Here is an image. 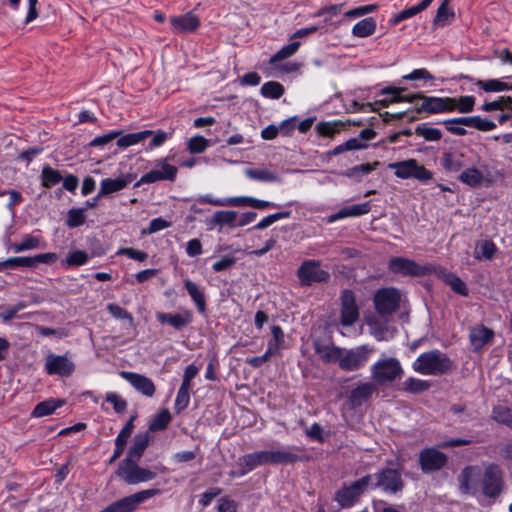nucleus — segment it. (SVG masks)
I'll return each instance as SVG.
<instances>
[{"mask_svg":"<svg viewBox=\"0 0 512 512\" xmlns=\"http://www.w3.org/2000/svg\"><path fill=\"white\" fill-rule=\"evenodd\" d=\"M389 268L394 273L403 275L424 276L435 273L451 286L456 293L466 296L468 294L465 283L456 275L432 265H418L410 258H392Z\"/></svg>","mask_w":512,"mask_h":512,"instance_id":"nucleus-1","label":"nucleus"},{"mask_svg":"<svg viewBox=\"0 0 512 512\" xmlns=\"http://www.w3.org/2000/svg\"><path fill=\"white\" fill-rule=\"evenodd\" d=\"M299 460V456L292 449H276L257 451L242 456L239 459L243 467V474L265 464H291Z\"/></svg>","mask_w":512,"mask_h":512,"instance_id":"nucleus-2","label":"nucleus"},{"mask_svg":"<svg viewBox=\"0 0 512 512\" xmlns=\"http://www.w3.org/2000/svg\"><path fill=\"white\" fill-rule=\"evenodd\" d=\"M412 368L422 375H439L452 368V361L438 350L420 354L413 362Z\"/></svg>","mask_w":512,"mask_h":512,"instance_id":"nucleus-3","label":"nucleus"},{"mask_svg":"<svg viewBox=\"0 0 512 512\" xmlns=\"http://www.w3.org/2000/svg\"><path fill=\"white\" fill-rule=\"evenodd\" d=\"M371 379L375 384L392 383L404 374L400 361L395 357H381L370 368Z\"/></svg>","mask_w":512,"mask_h":512,"instance_id":"nucleus-4","label":"nucleus"},{"mask_svg":"<svg viewBox=\"0 0 512 512\" xmlns=\"http://www.w3.org/2000/svg\"><path fill=\"white\" fill-rule=\"evenodd\" d=\"M387 167L394 170L395 176L400 179H415L425 183L433 178V173L430 170L412 158L389 163Z\"/></svg>","mask_w":512,"mask_h":512,"instance_id":"nucleus-5","label":"nucleus"},{"mask_svg":"<svg viewBox=\"0 0 512 512\" xmlns=\"http://www.w3.org/2000/svg\"><path fill=\"white\" fill-rule=\"evenodd\" d=\"M504 489L502 470L496 465H488L481 469L480 493L487 498L498 497Z\"/></svg>","mask_w":512,"mask_h":512,"instance_id":"nucleus-6","label":"nucleus"},{"mask_svg":"<svg viewBox=\"0 0 512 512\" xmlns=\"http://www.w3.org/2000/svg\"><path fill=\"white\" fill-rule=\"evenodd\" d=\"M416 100H419V103H416L417 109L420 112H425L427 114H441V113H451L452 112V104L453 100L451 97H436V96H426L424 94H412L409 98H407V102L415 103Z\"/></svg>","mask_w":512,"mask_h":512,"instance_id":"nucleus-7","label":"nucleus"},{"mask_svg":"<svg viewBox=\"0 0 512 512\" xmlns=\"http://www.w3.org/2000/svg\"><path fill=\"white\" fill-rule=\"evenodd\" d=\"M373 351V348L368 345L342 349L339 367L348 372L357 371L366 365Z\"/></svg>","mask_w":512,"mask_h":512,"instance_id":"nucleus-8","label":"nucleus"},{"mask_svg":"<svg viewBox=\"0 0 512 512\" xmlns=\"http://www.w3.org/2000/svg\"><path fill=\"white\" fill-rule=\"evenodd\" d=\"M371 482V475H366L354 481L349 486H345L337 492L336 501L342 508L353 506L359 500L360 496L371 486Z\"/></svg>","mask_w":512,"mask_h":512,"instance_id":"nucleus-9","label":"nucleus"},{"mask_svg":"<svg viewBox=\"0 0 512 512\" xmlns=\"http://www.w3.org/2000/svg\"><path fill=\"white\" fill-rule=\"evenodd\" d=\"M136 460L125 459L117 469V475L128 484L147 482L156 477V473L136 464Z\"/></svg>","mask_w":512,"mask_h":512,"instance_id":"nucleus-10","label":"nucleus"},{"mask_svg":"<svg viewBox=\"0 0 512 512\" xmlns=\"http://www.w3.org/2000/svg\"><path fill=\"white\" fill-rule=\"evenodd\" d=\"M401 302V294L395 288H383L374 296V305L378 314L390 315L397 310Z\"/></svg>","mask_w":512,"mask_h":512,"instance_id":"nucleus-11","label":"nucleus"},{"mask_svg":"<svg viewBox=\"0 0 512 512\" xmlns=\"http://www.w3.org/2000/svg\"><path fill=\"white\" fill-rule=\"evenodd\" d=\"M459 491L463 495L477 497L480 494L481 468L467 466L458 475Z\"/></svg>","mask_w":512,"mask_h":512,"instance_id":"nucleus-12","label":"nucleus"},{"mask_svg":"<svg viewBox=\"0 0 512 512\" xmlns=\"http://www.w3.org/2000/svg\"><path fill=\"white\" fill-rule=\"evenodd\" d=\"M177 172V167L169 164L167 158L159 159L155 162L154 169L142 175L136 186L164 180L174 181Z\"/></svg>","mask_w":512,"mask_h":512,"instance_id":"nucleus-13","label":"nucleus"},{"mask_svg":"<svg viewBox=\"0 0 512 512\" xmlns=\"http://www.w3.org/2000/svg\"><path fill=\"white\" fill-rule=\"evenodd\" d=\"M387 315H374L366 319L370 334L377 341H388L394 337L396 329L389 325Z\"/></svg>","mask_w":512,"mask_h":512,"instance_id":"nucleus-14","label":"nucleus"},{"mask_svg":"<svg viewBox=\"0 0 512 512\" xmlns=\"http://www.w3.org/2000/svg\"><path fill=\"white\" fill-rule=\"evenodd\" d=\"M458 179L463 184L472 188L480 187L483 185H490L493 183V180L488 171H485L476 166L469 167L468 165L461 171Z\"/></svg>","mask_w":512,"mask_h":512,"instance_id":"nucleus-15","label":"nucleus"},{"mask_svg":"<svg viewBox=\"0 0 512 512\" xmlns=\"http://www.w3.org/2000/svg\"><path fill=\"white\" fill-rule=\"evenodd\" d=\"M298 276L302 284L311 285L315 282L325 281L329 274L320 267V263L315 260H308L298 269Z\"/></svg>","mask_w":512,"mask_h":512,"instance_id":"nucleus-16","label":"nucleus"},{"mask_svg":"<svg viewBox=\"0 0 512 512\" xmlns=\"http://www.w3.org/2000/svg\"><path fill=\"white\" fill-rule=\"evenodd\" d=\"M446 462L447 456L435 448H425L419 455V463L424 473L438 471Z\"/></svg>","mask_w":512,"mask_h":512,"instance_id":"nucleus-17","label":"nucleus"},{"mask_svg":"<svg viewBox=\"0 0 512 512\" xmlns=\"http://www.w3.org/2000/svg\"><path fill=\"white\" fill-rule=\"evenodd\" d=\"M376 482L372 488H382L386 492L396 493L403 487L400 473L395 469H385L375 475Z\"/></svg>","mask_w":512,"mask_h":512,"instance_id":"nucleus-18","label":"nucleus"},{"mask_svg":"<svg viewBox=\"0 0 512 512\" xmlns=\"http://www.w3.org/2000/svg\"><path fill=\"white\" fill-rule=\"evenodd\" d=\"M45 368L48 374L69 376L74 371V363L67 356L49 354L46 357Z\"/></svg>","mask_w":512,"mask_h":512,"instance_id":"nucleus-19","label":"nucleus"},{"mask_svg":"<svg viewBox=\"0 0 512 512\" xmlns=\"http://www.w3.org/2000/svg\"><path fill=\"white\" fill-rule=\"evenodd\" d=\"M341 307V324L343 326L353 325L359 318V310L356 304L353 292L346 290L343 292Z\"/></svg>","mask_w":512,"mask_h":512,"instance_id":"nucleus-20","label":"nucleus"},{"mask_svg":"<svg viewBox=\"0 0 512 512\" xmlns=\"http://www.w3.org/2000/svg\"><path fill=\"white\" fill-rule=\"evenodd\" d=\"M170 26L173 33L187 34L195 32L200 26L199 18L192 12L170 18Z\"/></svg>","mask_w":512,"mask_h":512,"instance_id":"nucleus-21","label":"nucleus"},{"mask_svg":"<svg viewBox=\"0 0 512 512\" xmlns=\"http://www.w3.org/2000/svg\"><path fill=\"white\" fill-rule=\"evenodd\" d=\"M120 376L128 383H130L141 394L147 397H152L154 395L156 387L150 378L138 373L128 371H122Z\"/></svg>","mask_w":512,"mask_h":512,"instance_id":"nucleus-22","label":"nucleus"},{"mask_svg":"<svg viewBox=\"0 0 512 512\" xmlns=\"http://www.w3.org/2000/svg\"><path fill=\"white\" fill-rule=\"evenodd\" d=\"M440 164L446 172L457 173L468 165L464 153L459 150H450L444 152L440 158Z\"/></svg>","mask_w":512,"mask_h":512,"instance_id":"nucleus-23","label":"nucleus"},{"mask_svg":"<svg viewBox=\"0 0 512 512\" xmlns=\"http://www.w3.org/2000/svg\"><path fill=\"white\" fill-rule=\"evenodd\" d=\"M157 321L162 325H169L175 330H181L192 322V313L184 310L181 313L157 312Z\"/></svg>","mask_w":512,"mask_h":512,"instance_id":"nucleus-24","label":"nucleus"},{"mask_svg":"<svg viewBox=\"0 0 512 512\" xmlns=\"http://www.w3.org/2000/svg\"><path fill=\"white\" fill-rule=\"evenodd\" d=\"M494 332L484 325H477L470 330L469 341L474 351H480L486 344L492 342Z\"/></svg>","mask_w":512,"mask_h":512,"instance_id":"nucleus-25","label":"nucleus"},{"mask_svg":"<svg viewBox=\"0 0 512 512\" xmlns=\"http://www.w3.org/2000/svg\"><path fill=\"white\" fill-rule=\"evenodd\" d=\"M371 210L370 202H364L361 204H355L351 206L344 207L340 209L338 212L331 214L328 217V222L333 223L340 219L349 218V217H358L365 214H368Z\"/></svg>","mask_w":512,"mask_h":512,"instance_id":"nucleus-26","label":"nucleus"},{"mask_svg":"<svg viewBox=\"0 0 512 512\" xmlns=\"http://www.w3.org/2000/svg\"><path fill=\"white\" fill-rule=\"evenodd\" d=\"M314 350L321 361L324 363H338L340 361L342 348L336 347L333 344L322 343L321 341L314 342Z\"/></svg>","mask_w":512,"mask_h":512,"instance_id":"nucleus-27","label":"nucleus"},{"mask_svg":"<svg viewBox=\"0 0 512 512\" xmlns=\"http://www.w3.org/2000/svg\"><path fill=\"white\" fill-rule=\"evenodd\" d=\"M131 181L130 177H119V178H105L100 183V190L96 197V199L108 195L114 192H118L122 189H124Z\"/></svg>","mask_w":512,"mask_h":512,"instance_id":"nucleus-28","label":"nucleus"},{"mask_svg":"<svg viewBox=\"0 0 512 512\" xmlns=\"http://www.w3.org/2000/svg\"><path fill=\"white\" fill-rule=\"evenodd\" d=\"M53 258H7L0 262V270L17 267H33L38 262L50 263Z\"/></svg>","mask_w":512,"mask_h":512,"instance_id":"nucleus-29","label":"nucleus"},{"mask_svg":"<svg viewBox=\"0 0 512 512\" xmlns=\"http://www.w3.org/2000/svg\"><path fill=\"white\" fill-rule=\"evenodd\" d=\"M375 387L372 383H362L351 391L350 402L353 406H360L367 401L374 393Z\"/></svg>","mask_w":512,"mask_h":512,"instance_id":"nucleus-30","label":"nucleus"},{"mask_svg":"<svg viewBox=\"0 0 512 512\" xmlns=\"http://www.w3.org/2000/svg\"><path fill=\"white\" fill-rule=\"evenodd\" d=\"M459 122L463 127H472L480 131H491L496 128V124L488 119H483L479 116L459 117Z\"/></svg>","mask_w":512,"mask_h":512,"instance_id":"nucleus-31","label":"nucleus"},{"mask_svg":"<svg viewBox=\"0 0 512 512\" xmlns=\"http://www.w3.org/2000/svg\"><path fill=\"white\" fill-rule=\"evenodd\" d=\"M152 130H144L136 133H130L123 136H119L117 140V146L120 148H127L136 144L141 143L152 135Z\"/></svg>","mask_w":512,"mask_h":512,"instance_id":"nucleus-32","label":"nucleus"},{"mask_svg":"<svg viewBox=\"0 0 512 512\" xmlns=\"http://www.w3.org/2000/svg\"><path fill=\"white\" fill-rule=\"evenodd\" d=\"M64 404L63 400L48 399L46 401L38 403L33 412L32 416L36 418L44 417L52 414L57 408Z\"/></svg>","mask_w":512,"mask_h":512,"instance_id":"nucleus-33","label":"nucleus"},{"mask_svg":"<svg viewBox=\"0 0 512 512\" xmlns=\"http://www.w3.org/2000/svg\"><path fill=\"white\" fill-rule=\"evenodd\" d=\"M376 30V21L371 18H365L357 22L352 28V34L359 38H364L372 35Z\"/></svg>","mask_w":512,"mask_h":512,"instance_id":"nucleus-34","label":"nucleus"},{"mask_svg":"<svg viewBox=\"0 0 512 512\" xmlns=\"http://www.w3.org/2000/svg\"><path fill=\"white\" fill-rule=\"evenodd\" d=\"M247 177L260 182H278V175L266 168L247 169L245 171Z\"/></svg>","mask_w":512,"mask_h":512,"instance_id":"nucleus-35","label":"nucleus"},{"mask_svg":"<svg viewBox=\"0 0 512 512\" xmlns=\"http://www.w3.org/2000/svg\"><path fill=\"white\" fill-rule=\"evenodd\" d=\"M402 91H404L403 88H395V87H386V88L382 89L381 94L382 95H387L388 97L384 98V99H381L379 101V104L382 107H388L392 103L402 102V101H406L407 102V98H409L410 95H408V96H401L400 93Z\"/></svg>","mask_w":512,"mask_h":512,"instance_id":"nucleus-36","label":"nucleus"},{"mask_svg":"<svg viewBox=\"0 0 512 512\" xmlns=\"http://www.w3.org/2000/svg\"><path fill=\"white\" fill-rule=\"evenodd\" d=\"M451 100H453L452 112L457 111L459 113L472 112L476 101L475 97L471 95L451 97Z\"/></svg>","mask_w":512,"mask_h":512,"instance_id":"nucleus-37","label":"nucleus"},{"mask_svg":"<svg viewBox=\"0 0 512 512\" xmlns=\"http://www.w3.org/2000/svg\"><path fill=\"white\" fill-rule=\"evenodd\" d=\"M184 284L188 294L196 304L198 311L201 313L204 312L206 305L204 294L199 290V288L195 285L194 282L186 279L184 280Z\"/></svg>","mask_w":512,"mask_h":512,"instance_id":"nucleus-38","label":"nucleus"},{"mask_svg":"<svg viewBox=\"0 0 512 512\" xmlns=\"http://www.w3.org/2000/svg\"><path fill=\"white\" fill-rule=\"evenodd\" d=\"M476 85L485 92H501L512 90V85L499 79L479 80Z\"/></svg>","mask_w":512,"mask_h":512,"instance_id":"nucleus-39","label":"nucleus"},{"mask_svg":"<svg viewBox=\"0 0 512 512\" xmlns=\"http://www.w3.org/2000/svg\"><path fill=\"white\" fill-rule=\"evenodd\" d=\"M449 0H444L437 10L434 23L439 26H445L454 19V11L449 7Z\"/></svg>","mask_w":512,"mask_h":512,"instance_id":"nucleus-40","label":"nucleus"},{"mask_svg":"<svg viewBox=\"0 0 512 512\" xmlns=\"http://www.w3.org/2000/svg\"><path fill=\"white\" fill-rule=\"evenodd\" d=\"M148 441L149 439L147 435L137 436L134 440L132 447L128 452V456L126 459L138 461L142 456L144 450L148 446Z\"/></svg>","mask_w":512,"mask_h":512,"instance_id":"nucleus-41","label":"nucleus"},{"mask_svg":"<svg viewBox=\"0 0 512 512\" xmlns=\"http://www.w3.org/2000/svg\"><path fill=\"white\" fill-rule=\"evenodd\" d=\"M284 87L276 81H269L262 85L261 94L265 98L279 99L284 94Z\"/></svg>","mask_w":512,"mask_h":512,"instance_id":"nucleus-42","label":"nucleus"},{"mask_svg":"<svg viewBox=\"0 0 512 512\" xmlns=\"http://www.w3.org/2000/svg\"><path fill=\"white\" fill-rule=\"evenodd\" d=\"M491 417L496 422L507 425L512 429V409L502 405L496 406Z\"/></svg>","mask_w":512,"mask_h":512,"instance_id":"nucleus-43","label":"nucleus"},{"mask_svg":"<svg viewBox=\"0 0 512 512\" xmlns=\"http://www.w3.org/2000/svg\"><path fill=\"white\" fill-rule=\"evenodd\" d=\"M39 246V239L35 236L26 235L18 243L11 245V251L13 253H21L28 250L35 249Z\"/></svg>","mask_w":512,"mask_h":512,"instance_id":"nucleus-44","label":"nucleus"},{"mask_svg":"<svg viewBox=\"0 0 512 512\" xmlns=\"http://www.w3.org/2000/svg\"><path fill=\"white\" fill-rule=\"evenodd\" d=\"M27 307L25 301H19L15 305H0V319L8 322L16 317L17 313Z\"/></svg>","mask_w":512,"mask_h":512,"instance_id":"nucleus-45","label":"nucleus"},{"mask_svg":"<svg viewBox=\"0 0 512 512\" xmlns=\"http://www.w3.org/2000/svg\"><path fill=\"white\" fill-rule=\"evenodd\" d=\"M430 384L428 381L409 377L403 382V390L410 393H421L428 390Z\"/></svg>","mask_w":512,"mask_h":512,"instance_id":"nucleus-46","label":"nucleus"},{"mask_svg":"<svg viewBox=\"0 0 512 512\" xmlns=\"http://www.w3.org/2000/svg\"><path fill=\"white\" fill-rule=\"evenodd\" d=\"M416 135L424 138L426 141H438L442 137V132L438 128L421 124L415 129Z\"/></svg>","mask_w":512,"mask_h":512,"instance_id":"nucleus-47","label":"nucleus"},{"mask_svg":"<svg viewBox=\"0 0 512 512\" xmlns=\"http://www.w3.org/2000/svg\"><path fill=\"white\" fill-rule=\"evenodd\" d=\"M237 212L235 211H217L214 213L212 222L217 225H237Z\"/></svg>","mask_w":512,"mask_h":512,"instance_id":"nucleus-48","label":"nucleus"},{"mask_svg":"<svg viewBox=\"0 0 512 512\" xmlns=\"http://www.w3.org/2000/svg\"><path fill=\"white\" fill-rule=\"evenodd\" d=\"M41 178H42V184L46 188H50V187L58 184L62 179L59 171L51 168L50 166H45L43 168Z\"/></svg>","mask_w":512,"mask_h":512,"instance_id":"nucleus-49","label":"nucleus"},{"mask_svg":"<svg viewBox=\"0 0 512 512\" xmlns=\"http://www.w3.org/2000/svg\"><path fill=\"white\" fill-rule=\"evenodd\" d=\"M300 47V42H292L284 47H282L276 54H274L270 58V64H274L278 61L284 60L292 55H294L298 48Z\"/></svg>","mask_w":512,"mask_h":512,"instance_id":"nucleus-50","label":"nucleus"},{"mask_svg":"<svg viewBox=\"0 0 512 512\" xmlns=\"http://www.w3.org/2000/svg\"><path fill=\"white\" fill-rule=\"evenodd\" d=\"M170 421V412L167 409H164L154 417L149 425V429L153 432L163 430L167 427Z\"/></svg>","mask_w":512,"mask_h":512,"instance_id":"nucleus-51","label":"nucleus"},{"mask_svg":"<svg viewBox=\"0 0 512 512\" xmlns=\"http://www.w3.org/2000/svg\"><path fill=\"white\" fill-rule=\"evenodd\" d=\"M85 219L86 217L84 208H73L68 212L66 224L70 228H76L83 225Z\"/></svg>","mask_w":512,"mask_h":512,"instance_id":"nucleus-52","label":"nucleus"},{"mask_svg":"<svg viewBox=\"0 0 512 512\" xmlns=\"http://www.w3.org/2000/svg\"><path fill=\"white\" fill-rule=\"evenodd\" d=\"M512 109V98L501 96L497 100L484 103L481 107L483 111L490 112L495 110Z\"/></svg>","mask_w":512,"mask_h":512,"instance_id":"nucleus-53","label":"nucleus"},{"mask_svg":"<svg viewBox=\"0 0 512 512\" xmlns=\"http://www.w3.org/2000/svg\"><path fill=\"white\" fill-rule=\"evenodd\" d=\"M189 390L190 387H187L186 385L180 386L175 399V411L177 413L181 412L188 406L190 402Z\"/></svg>","mask_w":512,"mask_h":512,"instance_id":"nucleus-54","label":"nucleus"},{"mask_svg":"<svg viewBox=\"0 0 512 512\" xmlns=\"http://www.w3.org/2000/svg\"><path fill=\"white\" fill-rule=\"evenodd\" d=\"M107 310L110 312V314L119 320L127 321L129 326H133V316L125 309L120 307L117 304L109 303L107 305Z\"/></svg>","mask_w":512,"mask_h":512,"instance_id":"nucleus-55","label":"nucleus"},{"mask_svg":"<svg viewBox=\"0 0 512 512\" xmlns=\"http://www.w3.org/2000/svg\"><path fill=\"white\" fill-rule=\"evenodd\" d=\"M290 215H291L290 211H282V212H278V213H274V214L268 215V216L264 217L261 221H259L255 225L254 228L258 229V230L265 229V228L269 227L270 225H272L273 223H275L276 221H278L280 219L289 218Z\"/></svg>","mask_w":512,"mask_h":512,"instance_id":"nucleus-56","label":"nucleus"},{"mask_svg":"<svg viewBox=\"0 0 512 512\" xmlns=\"http://www.w3.org/2000/svg\"><path fill=\"white\" fill-rule=\"evenodd\" d=\"M434 79L435 77L425 68L414 69L412 72L402 77V80L424 82H430L433 81Z\"/></svg>","mask_w":512,"mask_h":512,"instance_id":"nucleus-57","label":"nucleus"},{"mask_svg":"<svg viewBox=\"0 0 512 512\" xmlns=\"http://www.w3.org/2000/svg\"><path fill=\"white\" fill-rule=\"evenodd\" d=\"M342 126L341 122H321L317 125V131L323 136L332 137L341 130Z\"/></svg>","mask_w":512,"mask_h":512,"instance_id":"nucleus-58","label":"nucleus"},{"mask_svg":"<svg viewBox=\"0 0 512 512\" xmlns=\"http://www.w3.org/2000/svg\"><path fill=\"white\" fill-rule=\"evenodd\" d=\"M208 147V140L203 136H193L187 143L190 153L196 154L203 152Z\"/></svg>","mask_w":512,"mask_h":512,"instance_id":"nucleus-59","label":"nucleus"},{"mask_svg":"<svg viewBox=\"0 0 512 512\" xmlns=\"http://www.w3.org/2000/svg\"><path fill=\"white\" fill-rule=\"evenodd\" d=\"M496 252V246L491 240H481L475 246L476 256H493Z\"/></svg>","mask_w":512,"mask_h":512,"instance_id":"nucleus-60","label":"nucleus"},{"mask_svg":"<svg viewBox=\"0 0 512 512\" xmlns=\"http://www.w3.org/2000/svg\"><path fill=\"white\" fill-rule=\"evenodd\" d=\"M272 339L268 342V346L279 351L284 346V332L280 326L274 325L271 328Z\"/></svg>","mask_w":512,"mask_h":512,"instance_id":"nucleus-61","label":"nucleus"},{"mask_svg":"<svg viewBox=\"0 0 512 512\" xmlns=\"http://www.w3.org/2000/svg\"><path fill=\"white\" fill-rule=\"evenodd\" d=\"M173 132H165L162 130L153 131L151 141L147 147V150H152L156 147H160L165 143L166 140L170 139Z\"/></svg>","mask_w":512,"mask_h":512,"instance_id":"nucleus-62","label":"nucleus"},{"mask_svg":"<svg viewBox=\"0 0 512 512\" xmlns=\"http://www.w3.org/2000/svg\"><path fill=\"white\" fill-rule=\"evenodd\" d=\"M423 10H425V8L422 6L421 3H419L418 5L412 6L410 8L404 9L395 15V17L393 19V23L398 24L408 18L415 16L416 14L420 13Z\"/></svg>","mask_w":512,"mask_h":512,"instance_id":"nucleus-63","label":"nucleus"},{"mask_svg":"<svg viewBox=\"0 0 512 512\" xmlns=\"http://www.w3.org/2000/svg\"><path fill=\"white\" fill-rule=\"evenodd\" d=\"M443 124L451 134L457 136H464L467 134V130L463 127V124L459 122V117L444 120Z\"/></svg>","mask_w":512,"mask_h":512,"instance_id":"nucleus-64","label":"nucleus"}]
</instances>
